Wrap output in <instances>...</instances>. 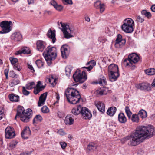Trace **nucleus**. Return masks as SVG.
Listing matches in <instances>:
<instances>
[{
	"instance_id": "obj_3",
	"label": "nucleus",
	"mask_w": 155,
	"mask_h": 155,
	"mask_svg": "<svg viewBox=\"0 0 155 155\" xmlns=\"http://www.w3.org/2000/svg\"><path fill=\"white\" fill-rule=\"evenodd\" d=\"M32 114V111L31 109H28L25 111L23 107L18 106L15 119L17 116H19L22 121L27 122L29 121V119L31 117Z\"/></svg>"
},
{
	"instance_id": "obj_56",
	"label": "nucleus",
	"mask_w": 155,
	"mask_h": 155,
	"mask_svg": "<svg viewBox=\"0 0 155 155\" xmlns=\"http://www.w3.org/2000/svg\"><path fill=\"white\" fill-rule=\"evenodd\" d=\"M58 133L61 135H64L66 134L64 131L62 129H60L58 131Z\"/></svg>"
},
{
	"instance_id": "obj_7",
	"label": "nucleus",
	"mask_w": 155,
	"mask_h": 155,
	"mask_svg": "<svg viewBox=\"0 0 155 155\" xmlns=\"http://www.w3.org/2000/svg\"><path fill=\"white\" fill-rule=\"evenodd\" d=\"M139 56L136 54L132 53L129 55L128 58L125 59L124 64L126 66H131L133 64L137 63L139 60Z\"/></svg>"
},
{
	"instance_id": "obj_35",
	"label": "nucleus",
	"mask_w": 155,
	"mask_h": 155,
	"mask_svg": "<svg viewBox=\"0 0 155 155\" xmlns=\"http://www.w3.org/2000/svg\"><path fill=\"white\" fill-rule=\"evenodd\" d=\"M106 83L105 78L102 75H100V81L97 83L103 85L105 84Z\"/></svg>"
},
{
	"instance_id": "obj_17",
	"label": "nucleus",
	"mask_w": 155,
	"mask_h": 155,
	"mask_svg": "<svg viewBox=\"0 0 155 155\" xmlns=\"http://www.w3.org/2000/svg\"><path fill=\"white\" fill-rule=\"evenodd\" d=\"M95 104L99 111L102 113L104 112L105 106L104 103L100 101H95Z\"/></svg>"
},
{
	"instance_id": "obj_32",
	"label": "nucleus",
	"mask_w": 155,
	"mask_h": 155,
	"mask_svg": "<svg viewBox=\"0 0 155 155\" xmlns=\"http://www.w3.org/2000/svg\"><path fill=\"white\" fill-rule=\"evenodd\" d=\"M145 73L148 75H152L155 74V69L150 68L144 70Z\"/></svg>"
},
{
	"instance_id": "obj_10",
	"label": "nucleus",
	"mask_w": 155,
	"mask_h": 155,
	"mask_svg": "<svg viewBox=\"0 0 155 155\" xmlns=\"http://www.w3.org/2000/svg\"><path fill=\"white\" fill-rule=\"evenodd\" d=\"M122 37L121 35H118L114 45L116 48H120L124 45L126 43V40L124 39H122Z\"/></svg>"
},
{
	"instance_id": "obj_38",
	"label": "nucleus",
	"mask_w": 155,
	"mask_h": 155,
	"mask_svg": "<svg viewBox=\"0 0 155 155\" xmlns=\"http://www.w3.org/2000/svg\"><path fill=\"white\" fill-rule=\"evenodd\" d=\"M131 118L133 122L138 123L139 121V119L138 115L136 114H133Z\"/></svg>"
},
{
	"instance_id": "obj_27",
	"label": "nucleus",
	"mask_w": 155,
	"mask_h": 155,
	"mask_svg": "<svg viewBox=\"0 0 155 155\" xmlns=\"http://www.w3.org/2000/svg\"><path fill=\"white\" fill-rule=\"evenodd\" d=\"M117 110L116 107H111L108 109L107 113V114L110 116H113L115 114Z\"/></svg>"
},
{
	"instance_id": "obj_57",
	"label": "nucleus",
	"mask_w": 155,
	"mask_h": 155,
	"mask_svg": "<svg viewBox=\"0 0 155 155\" xmlns=\"http://www.w3.org/2000/svg\"><path fill=\"white\" fill-rule=\"evenodd\" d=\"M50 4L53 5L54 8L55 7V6L58 4L56 1L54 0H52L50 2Z\"/></svg>"
},
{
	"instance_id": "obj_43",
	"label": "nucleus",
	"mask_w": 155,
	"mask_h": 155,
	"mask_svg": "<svg viewBox=\"0 0 155 155\" xmlns=\"http://www.w3.org/2000/svg\"><path fill=\"white\" fill-rule=\"evenodd\" d=\"M9 59L12 64L13 65L16 64L18 61V60L16 58L11 57Z\"/></svg>"
},
{
	"instance_id": "obj_40",
	"label": "nucleus",
	"mask_w": 155,
	"mask_h": 155,
	"mask_svg": "<svg viewBox=\"0 0 155 155\" xmlns=\"http://www.w3.org/2000/svg\"><path fill=\"white\" fill-rule=\"evenodd\" d=\"M42 120V117L39 115H37L33 120V124L35 123L36 121H41Z\"/></svg>"
},
{
	"instance_id": "obj_55",
	"label": "nucleus",
	"mask_w": 155,
	"mask_h": 155,
	"mask_svg": "<svg viewBox=\"0 0 155 155\" xmlns=\"http://www.w3.org/2000/svg\"><path fill=\"white\" fill-rule=\"evenodd\" d=\"M96 94H97L99 95H103V93L102 91L101 88L99 89H98L95 92Z\"/></svg>"
},
{
	"instance_id": "obj_6",
	"label": "nucleus",
	"mask_w": 155,
	"mask_h": 155,
	"mask_svg": "<svg viewBox=\"0 0 155 155\" xmlns=\"http://www.w3.org/2000/svg\"><path fill=\"white\" fill-rule=\"evenodd\" d=\"M62 28L59 27L61 29L64 35V37L66 39H69L73 37L72 35L74 34V31L73 28H70L69 25L63 23H61Z\"/></svg>"
},
{
	"instance_id": "obj_58",
	"label": "nucleus",
	"mask_w": 155,
	"mask_h": 155,
	"mask_svg": "<svg viewBox=\"0 0 155 155\" xmlns=\"http://www.w3.org/2000/svg\"><path fill=\"white\" fill-rule=\"evenodd\" d=\"M137 20L138 22L142 23L144 21V19L142 18L140 16H138L137 17Z\"/></svg>"
},
{
	"instance_id": "obj_9",
	"label": "nucleus",
	"mask_w": 155,
	"mask_h": 155,
	"mask_svg": "<svg viewBox=\"0 0 155 155\" xmlns=\"http://www.w3.org/2000/svg\"><path fill=\"white\" fill-rule=\"evenodd\" d=\"M12 24L11 21H4L0 23V26L2 28V30L0 31V34H5L9 32L11 30L10 25Z\"/></svg>"
},
{
	"instance_id": "obj_64",
	"label": "nucleus",
	"mask_w": 155,
	"mask_h": 155,
	"mask_svg": "<svg viewBox=\"0 0 155 155\" xmlns=\"http://www.w3.org/2000/svg\"><path fill=\"white\" fill-rule=\"evenodd\" d=\"M9 72V69H6L4 70V74L5 75H8Z\"/></svg>"
},
{
	"instance_id": "obj_33",
	"label": "nucleus",
	"mask_w": 155,
	"mask_h": 155,
	"mask_svg": "<svg viewBox=\"0 0 155 155\" xmlns=\"http://www.w3.org/2000/svg\"><path fill=\"white\" fill-rule=\"evenodd\" d=\"M46 80L48 81L51 84L53 85H54V83L56 82V79L54 78V76L52 75H51L47 77Z\"/></svg>"
},
{
	"instance_id": "obj_23",
	"label": "nucleus",
	"mask_w": 155,
	"mask_h": 155,
	"mask_svg": "<svg viewBox=\"0 0 155 155\" xmlns=\"http://www.w3.org/2000/svg\"><path fill=\"white\" fill-rule=\"evenodd\" d=\"M30 53V50L29 48L27 47L22 48L21 50L18 51L15 53L16 55H18L22 53L24 54H28Z\"/></svg>"
},
{
	"instance_id": "obj_36",
	"label": "nucleus",
	"mask_w": 155,
	"mask_h": 155,
	"mask_svg": "<svg viewBox=\"0 0 155 155\" xmlns=\"http://www.w3.org/2000/svg\"><path fill=\"white\" fill-rule=\"evenodd\" d=\"M72 69V67L70 65L66 67L65 69L66 74L67 76H70Z\"/></svg>"
},
{
	"instance_id": "obj_5",
	"label": "nucleus",
	"mask_w": 155,
	"mask_h": 155,
	"mask_svg": "<svg viewBox=\"0 0 155 155\" xmlns=\"http://www.w3.org/2000/svg\"><path fill=\"white\" fill-rule=\"evenodd\" d=\"M108 74L110 80L112 82L115 81L119 76L118 66L112 64L108 67Z\"/></svg>"
},
{
	"instance_id": "obj_37",
	"label": "nucleus",
	"mask_w": 155,
	"mask_h": 155,
	"mask_svg": "<svg viewBox=\"0 0 155 155\" xmlns=\"http://www.w3.org/2000/svg\"><path fill=\"white\" fill-rule=\"evenodd\" d=\"M35 83L34 82H30L28 84H26V85L25 88L26 89L28 90H30L31 89L33 88H34L35 87Z\"/></svg>"
},
{
	"instance_id": "obj_39",
	"label": "nucleus",
	"mask_w": 155,
	"mask_h": 155,
	"mask_svg": "<svg viewBox=\"0 0 155 155\" xmlns=\"http://www.w3.org/2000/svg\"><path fill=\"white\" fill-rule=\"evenodd\" d=\"M125 111L128 118L129 119H130L132 113L130 111L129 107L128 106L126 107L125 108Z\"/></svg>"
},
{
	"instance_id": "obj_15",
	"label": "nucleus",
	"mask_w": 155,
	"mask_h": 155,
	"mask_svg": "<svg viewBox=\"0 0 155 155\" xmlns=\"http://www.w3.org/2000/svg\"><path fill=\"white\" fill-rule=\"evenodd\" d=\"M137 88L141 90H147L149 91L150 90V85L148 83H142L136 85Z\"/></svg>"
},
{
	"instance_id": "obj_11",
	"label": "nucleus",
	"mask_w": 155,
	"mask_h": 155,
	"mask_svg": "<svg viewBox=\"0 0 155 155\" xmlns=\"http://www.w3.org/2000/svg\"><path fill=\"white\" fill-rule=\"evenodd\" d=\"M5 133V137L6 139H11L15 136L13 128L11 127H8L6 128Z\"/></svg>"
},
{
	"instance_id": "obj_13",
	"label": "nucleus",
	"mask_w": 155,
	"mask_h": 155,
	"mask_svg": "<svg viewBox=\"0 0 155 155\" xmlns=\"http://www.w3.org/2000/svg\"><path fill=\"white\" fill-rule=\"evenodd\" d=\"M61 51L62 58H66L68 56L70 53L69 46L66 45H63L61 48Z\"/></svg>"
},
{
	"instance_id": "obj_12",
	"label": "nucleus",
	"mask_w": 155,
	"mask_h": 155,
	"mask_svg": "<svg viewBox=\"0 0 155 155\" xmlns=\"http://www.w3.org/2000/svg\"><path fill=\"white\" fill-rule=\"evenodd\" d=\"M81 112V114L85 119H90L91 118V114L88 108L85 107H82Z\"/></svg>"
},
{
	"instance_id": "obj_34",
	"label": "nucleus",
	"mask_w": 155,
	"mask_h": 155,
	"mask_svg": "<svg viewBox=\"0 0 155 155\" xmlns=\"http://www.w3.org/2000/svg\"><path fill=\"white\" fill-rule=\"evenodd\" d=\"M138 115V116L140 117L142 119H143L147 117V113L144 110L141 109L139 111Z\"/></svg>"
},
{
	"instance_id": "obj_25",
	"label": "nucleus",
	"mask_w": 155,
	"mask_h": 155,
	"mask_svg": "<svg viewBox=\"0 0 155 155\" xmlns=\"http://www.w3.org/2000/svg\"><path fill=\"white\" fill-rule=\"evenodd\" d=\"M121 28L123 31L127 33H131L134 30L133 26H122Z\"/></svg>"
},
{
	"instance_id": "obj_47",
	"label": "nucleus",
	"mask_w": 155,
	"mask_h": 155,
	"mask_svg": "<svg viewBox=\"0 0 155 155\" xmlns=\"http://www.w3.org/2000/svg\"><path fill=\"white\" fill-rule=\"evenodd\" d=\"M57 115L59 118H62L64 116V113L62 111H58L57 112Z\"/></svg>"
},
{
	"instance_id": "obj_49",
	"label": "nucleus",
	"mask_w": 155,
	"mask_h": 155,
	"mask_svg": "<svg viewBox=\"0 0 155 155\" xmlns=\"http://www.w3.org/2000/svg\"><path fill=\"white\" fill-rule=\"evenodd\" d=\"M62 1L64 5H72L73 4L72 0H62Z\"/></svg>"
},
{
	"instance_id": "obj_21",
	"label": "nucleus",
	"mask_w": 155,
	"mask_h": 155,
	"mask_svg": "<svg viewBox=\"0 0 155 155\" xmlns=\"http://www.w3.org/2000/svg\"><path fill=\"white\" fill-rule=\"evenodd\" d=\"M73 116L71 115H68L66 117L64 122L66 124L68 125H70L72 124L74 122V119Z\"/></svg>"
},
{
	"instance_id": "obj_28",
	"label": "nucleus",
	"mask_w": 155,
	"mask_h": 155,
	"mask_svg": "<svg viewBox=\"0 0 155 155\" xmlns=\"http://www.w3.org/2000/svg\"><path fill=\"white\" fill-rule=\"evenodd\" d=\"M118 120L121 123H124L127 121V119L123 113H120L118 115Z\"/></svg>"
},
{
	"instance_id": "obj_20",
	"label": "nucleus",
	"mask_w": 155,
	"mask_h": 155,
	"mask_svg": "<svg viewBox=\"0 0 155 155\" xmlns=\"http://www.w3.org/2000/svg\"><path fill=\"white\" fill-rule=\"evenodd\" d=\"M47 35L49 38L52 40L53 43H54L55 42L56 38L54 30L52 31L51 29H49L47 34Z\"/></svg>"
},
{
	"instance_id": "obj_61",
	"label": "nucleus",
	"mask_w": 155,
	"mask_h": 155,
	"mask_svg": "<svg viewBox=\"0 0 155 155\" xmlns=\"http://www.w3.org/2000/svg\"><path fill=\"white\" fill-rule=\"evenodd\" d=\"M90 63H91L93 65H95V63L94 60L91 61L89 62H88L87 63V64L88 65Z\"/></svg>"
},
{
	"instance_id": "obj_51",
	"label": "nucleus",
	"mask_w": 155,
	"mask_h": 155,
	"mask_svg": "<svg viewBox=\"0 0 155 155\" xmlns=\"http://www.w3.org/2000/svg\"><path fill=\"white\" fill-rule=\"evenodd\" d=\"M101 4L100 1H97L95 2L94 3V6L96 9H99V7Z\"/></svg>"
},
{
	"instance_id": "obj_41",
	"label": "nucleus",
	"mask_w": 155,
	"mask_h": 155,
	"mask_svg": "<svg viewBox=\"0 0 155 155\" xmlns=\"http://www.w3.org/2000/svg\"><path fill=\"white\" fill-rule=\"evenodd\" d=\"M35 63L37 67L39 68L41 67L44 65V63L40 60H36Z\"/></svg>"
},
{
	"instance_id": "obj_26",
	"label": "nucleus",
	"mask_w": 155,
	"mask_h": 155,
	"mask_svg": "<svg viewBox=\"0 0 155 155\" xmlns=\"http://www.w3.org/2000/svg\"><path fill=\"white\" fill-rule=\"evenodd\" d=\"M134 21L131 18L126 19L124 21V23L122 26H134Z\"/></svg>"
},
{
	"instance_id": "obj_53",
	"label": "nucleus",
	"mask_w": 155,
	"mask_h": 155,
	"mask_svg": "<svg viewBox=\"0 0 155 155\" xmlns=\"http://www.w3.org/2000/svg\"><path fill=\"white\" fill-rule=\"evenodd\" d=\"M59 144L63 149H65L66 147L67 144L65 142H60Z\"/></svg>"
},
{
	"instance_id": "obj_54",
	"label": "nucleus",
	"mask_w": 155,
	"mask_h": 155,
	"mask_svg": "<svg viewBox=\"0 0 155 155\" xmlns=\"http://www.w3.org/2000/svg\"><path fill=\"white\" fill-rule=\"evenodd\" d=\"M100 9V12L102 13L105 10V6L104 4H101L99 7V8Z\"/></svg>"
},
{
	"instance_id": "obj_63",
	"label": "nucleus",
	"mask_w": 155,
	"mask_h": 155,
	"mask_svg": "<svg viewBox=\"0 0 155 155\" xmlns=\"http://www.w3.org/2000/svg\"><path fill=\"white\" fill-rule=\"evenodd\" d=\"M145 16L148 18L150 17L151 16V15L150 12H147Z\"/></svg>"
},
{
	"instance_id": "obj_59",
	"label": "nucleus",
	"mask_w": 155,
	"mask_h": 155,
	"mask_svg": "<svg viewBox=\"0 0 155 155\" xmlns=\"http://www.w3.org/2000/svg\"><path fill=\"white\" fill-rule=\"evenodd\" d=\"M82 68H85L87 69L88 71H89L92 69L93 67L91 65H90L88 67H82Z\"/></svg>"
},
{
	"instance_id": "obj_24",
	"label": "nucleus",
	"mask_w": 155,
	"mask_h": 155,
	"mask_svg": "<svg viewBox=\"0 0 155 155\" xmlns=\"http://www.w3.org/2000/svg\"><path fill=\"white\" fill-rule=\"evenodd\" d=\"M82 107L81 106L79 105L76 107L74 108L72 110V113L74 115H77L81 114V110Z\"/></svg>"
},
{
	"instance_id": "obj_60",
	"label": "nucleus",
	"mask_w": 155,
	"mask_h": 155,
	"mask_svg": "<svg viewBox=\"0 0 155 155\" xmlns=\"http://www.w3.org/2000/svg\"><path fill=\"white\" fill-rule=\"evenodd\" d=\"M28 68L29 69H30L32 72H33L35 71V70L32 66L28 64Z\"/></svg>"
},
{
	"instance_id": "obj_52",
	"label": "nucleus",
	"mask_w": 155,
	"mask_h": 155,
	"mask_svg": "<svg viewBox=\"0 0 155 155\" xmlns=\"http://www.w3.org/2000/svg\"><path fill=\"white\" fill-rule=\"evenodd\" d=\"M54 8L57 10L61 11L63 10V7L61 5L57 4Z\"/></svg>"
},
{
	"instance_id": "obj_45",
	"label": "nucleus",
	"mask_w": 155,
	"mask_h": 155,
	"mask_svg": "<svg viewBox=\"0 0 155 155\" xmlns=\"http://www.w3.org/2000/svg\"><path fill=\"white\" fill-rule=\"evenodd\" d=\"M102 91L103 95L106 94L108 92H110V91L109 90L108 88L106 87H103L101 88Z\"/></svg>"
},
{
	"instance_id": "obj_19",
	"label": "nucleus",
	"mask_w": 155,
	"mask_h": 155,
	"mask_svg": "<svg viewBox=\"0 0 155 155\" xmlns=\"http://www.w3.org/2000/svg\"><path fill=\"white\" fill-rule=\"evenodd\" d=\"M47 92H45L42 94L40 97L38 103V106H40L44 104L47 95Z\"/></svg>"
},
{
	"instance_id": "obj_18",
	"label": "nucleus",
	"mask_w": 155,
	"mask_h": 155,
	"mask_svg": "<svg viewBox=\"0 0 155 155\" xmlns=\"http://www.w3.org/2000/svg\"><path fill=\"white\" fill-rule=\"evenodd\" d=\"M42 84L40 81L37 82V84L36 85V87L34 88V92L35 94H37L41 91L43 90L45 87V86H40V85Z\"/></svg>"
},
{
	"instance_id": "obj_29",
	"label": "nucleus",
	"mask_w": 155,
	"mask_h": 155,
	"mask_svg": "<svg viewBox=\"0 0 155 155\" xmlns=\"http://www.w3.org/2000/svg\"><path fill=\"white\" fill-rule=\"evenodd\" d=\"M8 97L10 100L12 102H18L19 101V96L13 94H9Z\"/></svg>"
},
{
	"instance_id": "obj_44",
	"label": "nucleus",
	"mask_w": 155,
	"mask_h": 155,
	"mask_svg": "<svg viewBox=\"0 0 155 155\" xmlns=\"http://www.w3.org/2000/svg\"><path fill=\"white\" fill-rule=\"evenodd\" d=\"M13 66L15 70H17L19 71L21 69V67L20 64L18 63H17Z\"/></svg>"
},
{
	"instance_id": "obj_2",
	"label": "nucleus",
	"mask_w": 155,
	"mask_h": 155,
	"mask_svg": "<svg viewBox=\"0 0 155 155\" xmlns=\"http://www.w3.org/2000/svg\"><path fill=\"white\" fill-rule=\"evenodd\" d=\"M67 100L70 103L76 104L79 102L81 96L79 91L72 88H68L65 91Z\"/></svg>"
},
{
	"instance_id": "obj_1",
	"label": "nucleus",
	"mask_w": 155,
	"mask_h": 155,
	"mask_svg": "<svg viewBox=\"0 0 155 155\" xmlns=\"http://www.w3.org/2000/svg\"><path fill=\"white\" fill-rule=\"evenodd\" d=\"M155 134V129L153 126H141L130 136L127 137L125 139L129 140L128 143L129 145L136 146L143 142L146 139L151 138Z\"/></svg>"
},
{
	"instance_id": "obj_31",
	"label": "nucleus",
	"mask_w": 155,
	"mask_h": 155,
	"mask_svg": "<svg viewBox=\"0 0 155 155\" xmlns=\"http://www.w3.org/2000/svg\"><path fill=\"white\" fill-rule=\"evenodd\" d=\"M20 82V80L17 79L11 80L10 81L9 85L11 87H13L18 84Z\"/></svg>"
},
{
	"instance_id": "obj_50",
	"label": "nucleus",
	"mask_w": 155,
	"mask_h": 155,
	"mask_svg": "<svg viewBox=\"0 0 155 155\" xmlns=\"http://www.w3.org/2000/svg\"><path fill=\"white\" fill-rule=\"evenodd\" d=\"M98 40L100 42L104 43L106 41L107 39L104 37L101 36L98 38Z\"/></svg>"
},
{
	"instance_id": "obj_16",
	"label": "nucleus",
	"mask_w": 155,
	"mask_h": 155,
	"mask_svg": "<svg viewBox=\"0 0 155 155\" xmlns=\"http://www.w3.org/2000/svg\"><path fill=\"white\" fill-rule=\"evenodd\" d=\"M31 131L29 128L28 127H25L21 132V135L23 138L26 139L28 138V136L31 135Z\"/></svg>"
},
{
	"instance_id": "obj_62",
	"label": "nucleus",
	"mask_w": 155,
	"mask_h": 155,
	"mask_svg": "<svg viewBox=\"0 0 155 155\" xmlns=\"http://www.w3.org/2000/svg\"><path fill=\"white\" fill-rule=\"evenodd\" d=\"M150 9L152 12H155V5H152Z\"/></svg>"
},
{
	"instance_id": "obj_48",
	"label": "nucleus",
	"mask_w": 155,
	"mask_h": 155,
	"mask_svg": "<svg viewBox=\"0 0 155 155\" xmlns=\"http://www.w3.org/2000/svg\"><path fill=\"white\" fill-rule=\"evenodd\" d=\"M26 88L25 87H22V92L23 94L25 95H28L29 94L30 92L26 90Z\"/></svg>"
},
{
	"instance_id": "obj_14",
	"label": "nucleus",
	"mask_w": 155,
	"mask_h": 155,
	"mask_svg": "<svg viewBox=\"0 0 155 155\" xmlns=\"http://www.w3.org/2000/svg\"><path fill=\"white\" fill-rule=\"evenodd\" d=\"M36 45L37 49L38 51L42 52L46 48V44L43 41L38 40L37 42Z\"/></svg>"
},
{
	"instance_id": "obj_22",
	"label": "nucleus",
	"mask_w": 155,
	"mask_h": 155,
	"mask_svg": "<svg viewBox=\"0 0 155 155\" xmlns=\"http://www.w3.org/2000/svg\"><path fill=\"white\" fill-rule=\"evenodd\" d=\"M22 36L19 32H15L11 36L12 39L16 41H19L22 39Z\"/></svg>"
},
{
	"instance_id": "obj_30",
	"label": "nucleus",
	"mask_w": 155,
	"mask_h": 155,
	"mask_svg": "<svg viewBox=\"0 0 155 155\" xmlns=\"http://www.w3.org/2000/svg\"><path fill=\"white\" fill-rule=\"evenodd\" d=\"M97 146V144L94 143H90L87 147V150L92 151L96 149Z\"/></svg>"
},
{
	"instance_id": "obj_8",
	"label": "nucleus",
	"mask_w": 155,
	"mask_h": 155,
	"mask_svg": "<svg viewBox=\"0 0 155 155\" xmlns=\"http://www.w3.org/2000/svg\"><path fill=\"white\" fill-rule=\"evenodd\" d=\"M73 78L76 82L83 83L87 79V77L84 71H83L82 73L80 72L79 71H76L73 74Z\"/></svg>"
},
{
	"instance_id": "obj_46",
	"label": "nucleus",
	"mask_w": 155,
	"mask_h": 155,
	"mask_svg": "<svg viewBox=\"0 0 155 155\" xmlns=\"http://www.w3.org/2000/svg\"><path fill=\"white\" fill-rule=\"evenodd\" d=\"M9 75L10 77L12 78H18V75L15 74L13 71H11L10 72Z\"/></svg>"
},
{
	"instance_id": "obj_4",
	"label": "nucleus",
	"mask_w": 155,
	"mask_h": 155,
	"mask_svg": "<svg viewBox=\"0 0 155 155\" xmlns=\"http://www.w3.org/2000/svg\"><path fill=\"white\" fill-rule=\"evenodd\" d=\"M43 55L48 65H51L52 61L54 60L56 57V48L48 46L43 52Z\"/></svg>"
},
{
	"instance_id": "obj_42",
	"label": "nucleus",
	"mask_w": 155,
	"mask_h": 155,
	"mask_svg": "<svg viewBox=\"0 0 155 155\" xmlns=\"http://www.w3.org/2000/svg\"><path fill=\"white\" fill-rule=\"evenodd\" d=\"M42 112L44 113H47L49 112L48 108L46 106H43L41 109Z\"/></svg>"
}]
</instances>
